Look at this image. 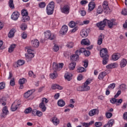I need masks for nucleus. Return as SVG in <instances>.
Instances as JSON below:
<instances>
[{
  "instance_id": "1",
  "label": "nucleus",
  "mask_w": 127,
  "mask_h": 127,
  "mask_svg": "<svg viewBox=\"0 0 127 127\" xmlns=\"http://www.w3.org/2000/svg\"><path fill=\"white\" fill-rule=\"evenodd\" d=\"M107 24L108 25L109 28H113L114 25H117V23H116V19H112L111 20L104 19L103 21L97 23L96 26L99 28L100 30H104V28H105Z\"/></svg>"
},
{
  "instance_id": "2",
  "label": "nucleus",
  "mask_w": 127,
  "mask_h": 127,
  "mask_svg": "<svg viewBox=\"0 0 127 127\" xmlns=\"http://www.w3.org/2000/svg\"><path fill=\"white\" fill-rule=\"evenodd\" d=\"M103 8L102 6L100 5L98 7L97 9V13L101 14L104 11L105 13H110V8L109 7V3L108 1H104L102 4Z\"/></svg>"
},
{
  "instance_id": "3",
  "label": "nucleus",
  "mask_w": 127,
  "mask_h": 127,
  "mask_svg": "<svg viewBox=\"0 0 127 127\" xmlns=\"http://www.w3.org/2000/svg\"><path fill=\"white\" fill-rule=\"evenodd\" d=\"M54 1H52L47 6V13L48 15H51V14H53V11H54Z\"/></svg>"
},
{
  "instance_id": "4",
  "label": "nucleus",
  "mask_w": 127,
  "mask_h": 127,
  "mask_svg": "<svg viewBox=\"0 0 127 127\" xmlns=\"http://www.w3.org/2000/svg\"><path fill=\"white\" fill-rule=\"evenodd\" d=\"M21 14L22 15V22H27L30 20V17L28 16V12L26 9H22L21 10Z\"/></svg>"
},
{
  "instance_id": "5",
  "label": "nucleus",
  "mask_w": 127,
  "mask_h": 127,
  "mask_svg": "<svg viewBox=\"0 0 127 127\" xmlns=\"http://www.w3.org/2000/svg\"><path fill=\"white\" fill-rule=\"evenodd\" d=\"M34 92H35V89L28 90L24 94V97L25 99H28L29 98V100H32L33 99L32 94H33Z\"/></svg>"
},
{
  "instance_id": "6",
  "label": "nucleus",
  "mask_w": 127,
  "mask_h": 127,
  "mask_svg": "<svg viewBox=\"0 0 127 127\" xmlns=\"http://www.w3.org/2000/svg\"><path fill=\"white\" fill-rule=\"evenodd\" d=\"M45 37L46 39H49L50 40H54L56 37L54 34H51L50 31H46L44 32Z\"/></svg>"
},
{
  "instance_id": "7",
  "label": "nucleus",
  "mask_w": 127,
  "mask_h": 127,
  "mask_svg": "<svg viewBox=\"0 0 127 127\" xmlns=\"http://www.w3.org/2000/svg\"><path fill=\"white\" fill-rule=\"evenodd\" d=\"M100 57L102 58H105L106 57H109V55L108 54V49L107 48H103L100 51Z\"/></svg>"
},
{
  "instance_id": "8",
  "label": "nucleus",
  "mask_w": 127,
  "mask_h": 127,
  "mask_svg": "<svg viewBox=\"0 0 127 127\" xmlns=\"http://www.w3.org/2000/svg\"><path fill=\"white\" fill-rule=\"evenodd\" d=\"M8 113V110H7V107L4 106L2 109V113L0 115V118L1 119H3V118H5Z\"/></svg>"
},
{
  "instance_id": "9",
  "label": "nucleus",
  "mask_w": 127,
  "mask_h": 127,
  "mask_svg": "<svg viewBox=\"0 0 127 127\" xmlns=\"http://www.w3.org/2000/svg\"><path fill=\"white\" fill-rule=\"evenodd\" d=\"M90 83L91 82L89 81V80H86L84 85L82 86V91H83V92L85 91H89V90H90V86H88V85L90 84Z\"/></svg>"
},
{
  "instance_id": "10",
  "label": "nucleus",
  "mask_w": 127,
  "mask_h": 127,
  "mask_svg": "<svg viewBox=\"0 0 127 127\" xmlns=\"http://www.w3.org/2000/svg\"><path fill=\"white\" fill-rule=\"evenodd\" d=\"M67 31H68V26L66 25H63L60 31V34L62 35H65L66 33H67Z\"/></svg>"
},
{
  "instance_id": "11",
  "label": "nucleus",
  "mask_w": 127,
  "mask_h": 127,
  "mask_svg": "<svg viewBox=\"0 0 127 127\" xmlns=\"http://www.w3.org/2000/svg\"><path fill=\"white\" fill-rule=\"evenodd\" d=\"M79 59V55L75 53V54L72 55L70 56V60L71 62H77Z\"/></svg>"
},
{
  "instance_id": "12",
  "label": "nucleus",
  "mask_w": 127,
  "mask_h": 127,
  "mask_svg": "<svg viewBox=\"0 0 127 127\" xmlns=\"http://www.w3.org/2000/svg\"><path fill=\"white\" fill-rule=\"evenodd\" d=\"M96 7V3L94 1H90L88 4V10L89 11H92L94 10Z\"/></svg>"
},
{
  "instance_id": "13",
  "label": "nucleus",
  "mask_w": 127,
  "mask_h": 127,
  "mask_svg": "<svg viewBox=\"0 0 127 127\" xmlns=\"http://www.w3.org/2000/svg\"><path fill=\"white\" fill-rule=\"evenodd\" d=\"M18 17H19V12L18 11H15L12 14L11 18L13 20H17Z\"/></svg>"
},
{
  "instance_id": "14",
  "label": "nucleus",
  "mask_w": 127,
  "mask_h": 127,
  "mask_svg": "<svg viewBox=\"0 0 127 127\" xmlns=\"http://www.w3.org/2000/svg\"><path fill=\"white\" fill-rule=\"evenodd\" d=\"M69 10H70V7L68 5H65L63 7V8L62 9V12H63V13H65L66 14H67V13H69Z\"/></svg>"
},
{
  "instance_id": "15",
  "label": "nucleus",
  "mask_w": 127,
  "mask_h": 127,
  "mask_svg": "<svg viewBox=\"0 0 127 127\" xmlns=\"http://www.w3.org/2000/svg\"><path fill=\"white\" fill-rule=\"evenodd\" d=\"M51 122L53 123L54 126H58V124L60 123V121L57 117H56V116L52 118Z\"/></svg>"
},
{
  "instance_id": "16",
  "label": "nucleus",
  "mask_w": 127,
  "mask_h": 127,
  "mask_svg": "<svg viewBox=\"0 0 127 127\" xmlns=\"http://www.w3.org/2000/svg\"><path fill=\"white\" fill-rule=\"evenodd\" d=\"M32 46L35 47V48H37L39 47V41L37 39H34L31 41Z\"/></svg>"
},
{
  "instance_id": "17",
  "label": "nucleus",
  "mask_w": 127,
  "mask_h": 127,
  "mask_svg": "<svg viewBox=\"0 0 127 127\" xmlns=\"http://www.w3.org/2000/svg\"><path fill=\"white\" fill-rule=\"evenodd\" d=\"M121 58V54L119 53H114L112 57V59L113 60V61H117V60H119L120 58Z\"/></svg>"
},
{
  "instance_id": "18",
  "label": "nucleus",
  "mask_w": 127,
  "mask_h": 127,
  "mask_svg": "<svg viewBox=\"0 0 127 127\" xmlns=\"http://www.w3.org/2000/svg\"><path fill=\"white\" fill-rule=\"evenodd\" d=\"M104 38H105V35H103V34H101L98 38L97 44L98 45H101V44L103 43V39H104Z\"/></svg>"
},
{
  "instance_id": "19",
  "label": "nucleus",
  "mask_w": 127,
  "mask_h": 127,
  "mask_svg": "<svg viewBox=\"0 0 127 127\" xmlns=\"http://www.w3.org/2000/svg\"><path fill=\"white\" fill-rule=\"evenodd\" d=\"M89 32H88V30L83 29L80 32V35L81 37L86 38L88 36Z\"/></svg>"
},
{
  "instance_id": "20",
  "label": "nucleus",
  "mask_w": 127,
  "mask_h": 127,
  "mask_svg": "<svg viewBox=\"0 0 127 127\" xmlns=\"http://www.w3.org/2000/svg\"><path fill=\"white\" fill-rule=\"evenodd\" d=\"M99 114V110L98 109H93L90 111L89 113V116L90 117H93L95 115H98Z\"/></svg>"
},
{
  "instance_id": "21",
  "label": "nucleus",
  "mask_w": 127,
  "mask_h": 127,
  "mask_svg": "<svg viewBox=\"0 0 127 127\" xmlns=\"http://www.w3.org/2000/svg\"><path fill=\"white\" fill-rule=\"evenodd\" d=\"M72 74L69 72H66L64 74V78L65 80H67V81H71L72 80Z\"/></svg>"
},
{
  "instance_id": "22",
  "label": "nucleus",
  "mask_w": 127,
  "mask_h": 127,
  "mask_svg": "<svg viewBox=\"0 0 127 127\" xmlns=\"http://www.w3.org/2000/svg\"><path fill=\"white\" fill-rule=\"evenodd\" d=\"M114 123H115V120L111 119L108 121L107 124H106L103 127H113V125H114Z\"/></svg>"
},
{
  "instance_id": "23",
  "label": "nucleus",
  "mask_w": 127,
  "mask_h": 127,
  "mask_svg": "<svg viewBox=\"0 0 127 127\" xmlns=\"http://www.w3.org/2000/svg\"><path fill=\"white\" fill-rule=\"evenodd\" d=\"M127 61L126 59H123L120 62V67L124 68L127 66Z\"/></svg>"
},
{
  "instance_id": "24",
  "label": "nucleus",
  "mask_w": 127,
  "mask_h": 127,
  "mask_svg": "<svg viewBox=\"0 0 127 127\" xmlns=\"http://www.w3.org/2000/svg\"><path fill=\"white\" fill-rule=\"evenodd\" d=\"M81 44L84 45H86L87 46H89L90 45V40L88 39H83L81 42Z\"/></svg>"
},
{
  "instance_id": "25",
  "label": "nucleus",
  "mask_w": 127,
  "mask_h": 127,
  "mask_svg": "<svg viewBox=\"0 0 127 127\" xmlns=\"http://www.w3.org/2000/svg\"><path fill=\"white\" fill-rule=\"evenodd\" d=\"M39 108L41 109L42 112H45V111H46V106H45V104L43 103V102H41L40 103Z\"/></svg>"
},
{
  "instance_id": "26",
  "label": "nucleus",
  "mask_w": 127,
  "mask_h": 127,
  "mask_svg": "<svg viewBox=\"0 0 127 127\" xmlns=\"http://www.w3.org/2000/svg\"><path fill=\"white\" fill-rule=\"evenodd\" d=\"M52 89H53V90H56V89H58V90H62L63 87L58 84H55L52 86Z\"/></svg>"
},
{
  "instance_id": "27",
  "label": "nucleus",
  "mask_w": 127,
  "mask_h": 127,
  "mask_svg": "<svg viewBox=\"0 0 127 127\" xmlns=\"http://www.w3.org/2000/svg\"><path fill=\"white\" fill-rule=\"evenodd\" d=\"M75 67H76V63L73 62H71L68 65V68L71 70H74V69H75Z\"/></svg>"
},
{
  "instance_id": "28",
  "label": "nucleus",
  "mask_w": 127,
  "mask_h": 127,
  "mask_svg": "<svg viewBox=\"0 0 127 127\" xmlns=\"http://www.w3.org/2000/svg\"><path fill=\"white\" fill-rule=\"evenodd\" d=\"M25 56L26 60L28 62V61H30V60H31L32 58H33V57H34V54H27V55L25 54Z\"/></svg>"
},
{
  "instance_id": "29",
  "label": "nucleus",
  "mask_w": 127,
  "mask_h": 127,
  "mask_svg": "<svg viewBox=\"0 0 127 127\" xmlns=\"http://www.w3.org/2000/svg\"><path fill=\"white\" fill-rule=\"evenodd\" d=\"M86 50L84 48H81L79 50H77L75 51V53L78 55H81V53H84Z\"/></svg>"
},
{
  "instance_id": "30",
  "label": "nucleus",
  "mask_w": 127,
  "mask_h": 127,
  "mask_svg": "<svg viewBox=\"0 0 127 127\" xmlns=\"http://www.w3.org/2000/svg\"><path fill=\"white\" fill-rule=\"evenodd\" d=\"M107 75V72L106 71H103L100 73L98 76L99 80H103L105 76Z\"/></svg>"
},
{
  "instance_id": "31",
  "label": "nucleus",
  "mask_w": 127,
  "mask_h": 127,
  "mask_svg": "<svg viewBox=\"0 0 127 127\" xmlns=\"http://www.w3.org/2000/svg\"><path fill=\"white\" fill-rule=\"evenodd\" d=\"M15 33V29L13 28L11 29L8 34V37H9V38H11V37H13V36L14 35Z\"/></svg>"
},
{
  "instance_id": "32",
  "label": "nucleus",
  "mask_w": 127,
  "mask_h": 127,
  "mask_svg": "<svg viewBox=\"0 0 127 127\" xmlns=\"http://www.w3.org/2000/svg\"><path fill=\"white\" fill-rule=\"evenodd\" d=\"M53 68L54 72H56L57 71H59V64H57L56 63H53Z\"/></svg>"
},
{
  "instance_id": "33",
  "label": "nucleus",
  "mask_w": 127,
  "mask_h": 127,
  "mask_svg": "<svg viewBox=\"0 0 127 127\" xmlns=\"http://www.w3.org/2000/svg\"><path fill=\"white\" fill-rule=\"evenodd\" d=\"M116 66H117V64L116 63L110 64L106 66V68L107 69H113V68H116Z\"/></svg>"
},
{
  "instance_id": "34",
  "label": "nucleus",
  "mask_w": 127,
  "mask_h": 127,
  "mask_svg": "<svg viewBox=\"0 0 127 127\" xmlns=\"http://www.w3.org/2000/svg\"><path fill=\"white\" fill-rule=\"evenodd\" d=\"M58 105L59 107H64L65 106V101L62 99H60L58 102Z\"/></svg>"
},
{
  "instance_id": "35",
  "label": "nucleus",
  "mask_w": 127,
  "mask_h": 127,
  "mask_svg": "<svg viewBox=\"0 0 127 127\" xmlns=\"http://www.w3.org/2000/svg\"><path fill=\"white\" fill-rule=\"evenodd\" d=\"M18 106H20V104H18L15 106H13V103L12 104L11 107V111L12 112H15L17 109H18Z\"/></svg>"
},
{
  "instance_id": "36",
  "label": "nucleus",
  "mask_w": 127,
  "mask_h": 127,
  "mask_svg": "<svg viewBox=\"0 0 127 127\" xmlns=\"http://www.w3.org/2000/svg\"><path fill=\"white\" fill-rule=\"evenodd\" d=\"M15 46H16V45L15 44L11 45L8 49V52H9V53H11V52L14 50Z\"/></svg>"
},
{
  "instance_id": "37",
  "label": "nucleus",
  "mask_w": 127,
  "mask_h": 127,
  "mask_svg": "<svg viewBox=\"0 0 127 127\" xmlns=\"http://www.w3.org/2000/svg\"><path fill=\"white\" fill-rule=\"evenodd\" d=\"M50 76L52 79H56L58 76V74H57V72H56V71H54V72L51 74Z\"/></svg>"
},
{
  "instance_id": "38",
  "label": "nucleus",
  "mask_w": 127,
  "mask_h": 127,
  "mask_svg": "<svg viewBox=\"0 0 127 127\" xmlns=\"http://www.w3.org/2000/svg\"><path fill=\"white\" fill-rule=\"evenodd\" d=\"M5 102H6V100L4 97H2L1 99H0V103L2 106H5V105H6Z\"/></svg>"
},
{
  "instance_id": "39",
  "label": "nucleus",
  "mask_w": 127,
  "mask_h": 127,
  "mask_svg": "<svg viewBox=\"0 0 127 127\" xmlns=\"http://www.w3.org/2000/svg\"><path fill=\"white\" fill-rule=\"evenodd\" d=\"M119 88L120 90L125 91V90H127V85L125 84H122L120 85Z\"/></svg>"
},
{
  "instance_id": "40",
  "label": "nucleus",
  "mask_w": 127,
  "mask_h": 127,
  "mask_svg": "<svg viewBox=\"0 0 127 127\" xmlns=\"http://www.w3.org/2000/svg\"><path fill=\"white\" fill-rule=\"evenodd\" d=\"M9 6L10 8H14V4H13V0H9Z\"/></svg>"
},
{
  "instance_id": "41",
  "label": "nucleus",
  "mask_w": 127,
  "mask_h": 127,
  "mask_svg": "<svg viewBox=\"0 0 127 127\" xmlns=\"http://www.w3.org/2000/svg\"><path fill=\"white\" fill-rule=\"evenodd\" d=\"M20 28L22 30H26L27 28V25L25 23H23L21 25Z\"/></svg>"
},
{
  "instance_id": "42",
  "label": "nucleus",
  "mask_w": 127,
  "mask_h": 127,
  "mask_svg": "<svg viewBox=\"0 0 127 127\" xmlns=\"http://www.w3.org/2000/svg\"><path fill=\"white\" fill-rule=\"evenodd\" d=\"M103 58V65H106L109 61V57L102 58Z\"/></svg>"
},
{
  "instance_id": "43",
  "label": "nucleus",
  "mask_w": 127,
  "mask_h": 127,
  "mask_svg": "<svg viewBox=\"0 0 127 127\" xmlns=\"http://www.w3.org/2000/svg\"><path fill=\"white\" fill-rule=\"evenodd\" d=\"M25 49L27 50L28 54H34L32 53V51H33V50L30 49V47H26Z\"/></svg>"
},
{
  "instance_id": "44",
  "label": "nucleus",
  "mask_w": 127,
  "mask_h": 127,
  "mask_svg": "<svg viewBox=\"0 0 127 127\" xmlns=\"http://www.w3.org/2000/svg\"><path fill=\"white\" fill-rule=\"evenodd\" d=\"M5 88V82H2L0 83V90H3Z\"/></svg>"
},
{
  "instance_id": "45",
  "label": "nucleus",
  "mask_w": 127,
  "mask_h": 127,
  "mask_svg": "<svg viewBox=\"0 0 127 127\" xmlns=\"http://www.w3.org/2000/svg\"><path fill=\"white\" fill-rule=\"evenodd\" d=\"M28 75L29 76V77H33V78H36V75L35 74H34V73H33V71L32 70H30L28 72Z\"/></svg>"
},
{
  "instance_id": "46",
  "label": "nucleus",
  "mask_w": 127,
  "mask_h": 127,
  "mask_svg": "<svg viewBox=\"0 0 127 127\" xmlns=\"http://www.w3.org/2000/svg\"><path fill=\"white\" fill-rule=\"evenodd\" d=\"M94 124V121L90 122L89 123H83V127H88L89 126H91V125H93Z\"/></svg>"
},
{
  "instance_id": "47",
  "label": "nucleus",
  "mask_w": 127,
  "mask_h": 127,
  "mask_svg": "<svg viewBox=\"0 0 127 127\" xmlns=\"http://www.w3.org/2000/svg\"><path fill=\"white\" fill-rule=\"evenodd\" d=\"M66 46L67 47V48H73L74 43H73V42H68Z\"/></svg>"
},
{
  "instance_id": "48",
  "label": "nucleus",
  "mask_w": 127,
  "mask_h": 127,
  "mask_svg": "<svg viewBox=\"0 0 127 127\" xmlns=\"http://www.w3.org/2000/svg\"><path fill=\"white\" fill-rule=\"evenodd\" d=\"M19 66H22L24 63H25V62L23 60H19L17 62Z\"/></svg>"
},
{
  "instance_id": "49",
  "label": "nucleus",
  "mask_w": 127,
  "mask_h": 127,
  "mask_svg": "<svg viewBox=\"0 0 127 127\" xmlns=\"http://www.w3.org/2000/svg\"><path fill=\"white\" fill-rule=\"evenodd\" d=\"M105 116L107 119H111V117H113V114L110 112H106Z\"/></svg>"
},
{
  "instance_id": "50",
  "label": "nucleus",
  "mask_w": 127,
  "mask_h": 127,
  "mask_svg": "<svg viewBox=\"0 0 127 127\" xmlns=\"http://www.w3.org/2000/svg\"><path fill=\"white\" fill-rule=\"evenodd\" d=\"M75 26L76 23H75V22H74V21H71L69 23V26H70V27H71L72 28H73V27H75Z\"/></svg>"
},
{
  "instance_id": "51",
  "label": "nucleus",
  "mask_w": 127,
  "mask_h": 127,
  "mask_svg": "<svg viewBox=\"0 0 127 127\" xmlns=\"http://www.w3.org/2000/svg\"><path fill=\"white\" fill-rule=\"evenodd\" d=\"M53 50L55 52H57L59 50V46H57V45L55 44L53 47Z\"/></svg>"
},
{
  "instance_id": "52",
  "label": "nucleus",
  "mask_w": 127,
  "mask_h": 127,
  "mask_svg": "<svg viewBox=\"0 0 127 127\" xmlns=\"http://www.w3.org/2000/svg\"><path fill=\"white\" fill-rule=\"evenodd\" d=\"M32 111V109L30 107H29L25 110L24 113L25 114H29V113H31Z\"/></svg>"
},
{
  "instance_id": "53",
  "label": "nucleus",
  "mask_w": 127,
  "mask_h": 127,
  "mask_svg": "<svg viewBox=\"0 0 127 127\" xmlns=\"http://www.w3.org/2000/svg\"><path fill=\"white\" fill-rule=\"evenodd\" d=\"M123 103V99H116V105L117 106H119Z\"/></svg>"
},
{
  "instance_id": "54",
  "label": "nucleus",
  "mask_w": 127,
  "mask_h": 127,
  "mask_svg": "<svg viewBox=\"0 0 127 127\" xmlns=\"http://www.w3.org/2000/svg\"><path fill=\"white\" fill-rule=\"evenodd\" d=\"M45 5L46 4L44 2H42L39 4V6L40 8H44V7H45Z\"/></svg>"
},
{
  "instance_id": "55",
  "label": "nucleus",
  "mask_w": 127,
  "mask_h": 127,
  "mask_svg": "<svg viewBox=\"0 0 127 127\" xmlns=\"http://www.w3.org/2000/svg\"><path fill=\"white\" fill-rule=\"evenodd\" d=\"M26 82V79L25 78H22L20 79L19 80V84H24Z\"/></svg>"
},
{
  "instance_id": "56",
  "label": "nucleus",
  "mask_w": 127,
  "mask_h": 127,
  "mask_svg": "<svg viewBox=\"0 0 127 127\" xmlns=\"http://www.w3.org/2000/svg\"><path fill=\"white\" fill-rule=\"evenodd\" d=\"M84 54L85 56H86V57H88V56H90L91 54V52H90V51H86L85 50V51H84Z\"/></svg>"
},
{
  "instance_id": "57",
  "label": "nucleus",
  "mask_w": 127,
  "mask_h": 127,
  "mask_svg": "<svg viewBox=\"0 0 127 127\" xmlns=\"http://www.w3.org/2000/svg\"><path fill=\"white\" fill-rule=\"evenodd\" d=\"M79 73H83L85 71V68L83 67H80L78 68Z\"/></svg>"
},
{
  "instance_id": "58",
  "label": "nucleus",
  "mask_w": 127,
  "mask_h": 127,
  "mask_svg": "<svg viewBox=\"0 0 127 127\" xmlns=\"http://www.w3.org/2000/svg\"><path fill=\"white\" fill-rule=\"evenodd\" d=\"M115 87H116V83H112L109 85L108 88L110 89V88H111V89H115Z\"/></svg>"
},
{
  "instance_id": "59",
  "label": "nucleus",
  "mask_w": 127,
  "mask_h": 127,
  "mask_svg": "<svg viewBox=\"0 0 127 127\" xmlns=\"http://www.w3.org/2000/svg\"><path fill=\"white\" fill-rule=\"evenodd\" d=\"M102 125L103 124L101 122H96L95 123V126L96 127H101Z\"/></svg>"
},
{
  "instance_id": "60",
  "label": "nucleus",
  "mask_w": 127,
  "mask_h": 127,
  "mask_svg": "<svg viewBox=\"0 0 127 127\" xmlns=\"http://www.w3.org/2000/svg\"><path fill=\"white\" fill-rule=\"evenodd\" d=\"M10 86H12V87H13V86L15 85V82H14V78H13L10 80Z\"/></svg>"
},
{
  "instance_id": "61",
  "label": "nucleus",
  "mask_w": 127,
  "mask_h": 127,
  "mask_svg": "<svg viewBox=\"0 0 127 127\" xmlns=\"http://www.w3.org/2000/svg\"><path fill=\"white\" fill-rule=\"evenodd\" d=\"M110 102L112 104H117V99L114 97V98H112L110 100Z\"/></svg>"
},
{
  "instance_id": "62",
  "label": "nucleus",
  "mask_w": 127,
  "mask_h": 127,
  "mask_svg": "<svg viewBox=\"0 0 127 127\" xmlns=\"http://www.w3.org/2000/svg\"><path fill=\"white\" fill-rule=\"evenodd\" d=\"M42 115H43V113L42 112L37 111L36 116H37L38 117H41V116H42Z\"/></svg>"
},
{
  "instance_id": "63",
  "label": "nucleus",
  "mask_w": 127,
  "mask_h": 127,
  "mask_svg": "<svg viewBox=\"0 0 127 127\" xmlns=\"http://www.w3.org/2000/svg\"><path fill=\"white\" fill-rule=\"evenodd\" d=\"M122 14H123V15H127V9H124L122 10Z\"/></svg>"
},
{
  "instance_id": "64",
  "label": "nucleus",
  "mask_w": 127,
  "mask_h": 127,
  "mask_svg": "<svg viewBox=\"0 0 127 127\" xmlns=\"http://www.w3.org/2000/svg\"><path fill=\"white\" fill-rule=\"evenodd\" d=\"M123 119L127 120V112H125L123 115Z\"/></svg>"
}]
</instances>
